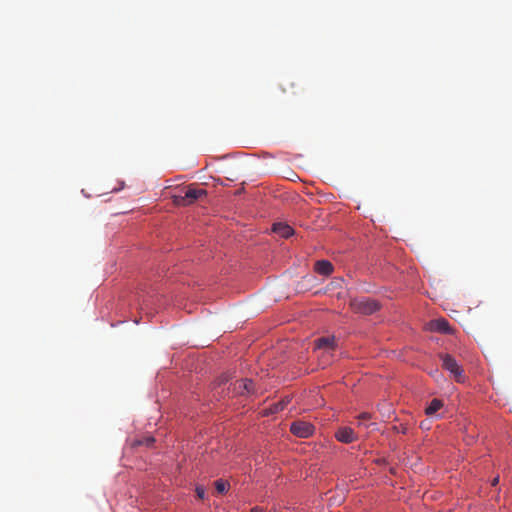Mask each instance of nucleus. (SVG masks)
<instances>
[{
    "label": "nucleus",
    "instance_id": "nucleus-1",
    "mask_svg": "<svg viewBox=\"0 0 512 512\" xmlns=\"http://www.w3.org/2000/svg\"><path fill=\"white\" fill-rule=\"evenodd\" d=\"M440 358L442 360L443 368L451 373L455 381L458 383H464L466 379L464 370L457 363L455 358L450 354H441Z\"/></svg>",
    "mask_w": 512,
    "mask_h": 512
},
{
    "label": "nucleus",
    "instance_id": "nucleus-2",
    "mask_svg": "<svg viewBox=\"0 0 512 512\" xmlns=\"http://www.w3.org/2000/svg\"><path fill=\"white\" fill-rule=\"evenodd\" d=\"M350 306L354 312L363 315H371L380 308L377 301L369 298L354 299L350 302Z\"/></svg>",
    "mask_w": 512,
    "mask_h": 512
},
{
    "label": "nucleus",
    "instance_id": "nucleus-3",
    "mask_svg": "<svg viewBox=\"0 0 512 512\" xmlns=\"http://www.w3.org/2000/svg\"><path fill=\"white\" fill-rule=\"evenodd\" d=\"M204 195H206L205 190L196 188L195 186L191 185L187 187L185 194L183 196H175L174 202L177 205L186 206L194 203V201H196L198 198Z\"/></svg>",
    "mask_w": 512,
    "mask_h": 512
},
{
    "label": "nucleus",
    "instance_id": "nucleus-4",
    "mask_svg": "<svg viewBox=\"0 0 512 512\" xmlns=\"http://www.w3.org/2000/svg\"><path fill=\"white\" fill-rule=\"evenodd\" d=\"M314 426L310 422L297 420L291 423L290 431L300 438H308L314 433Z\"/></svg>",
    "mask_w": 512,
    "mask_h": 512
},
{
    "label": "nucleus",
    "instance_id": "nucleus-5",
    "mask_svg": "<svg viewBox=\"0 0 512 512\" xmlns=\"http://www.w3.org/2000/svg\"><path fill=\"white\" fill-rule=\"evenodd\" d=\"M429 327H430L431 331L444 333V334H452L453 333V329L451 328L450 323L444 318L432 320L429 323Z\"/></svg>",
    "mask_w": 512,
    "mask_h": 512
},
{
    "label": "nucleus",
    "instance_id": "nucleus-6",
    "mask_svg": "<svg viewBox=\"0 0 512 512\" xmlns=\"http://www.w3.org/2000/svg\"><path fill=\"white\" fill-rule=\"evenodd\" d=\"M315 347L319 350H323L326 353H330L336 348V339L334 336L321 337L315 340Z\"/></svg>",
    "mask_w": 512,
    "mask_h": 512
},
{
    "label": "nucleus",
    "instance_id": "nucleus-7",
    "mask_svg": "<svg viewBox=\"0 0 512 512\" xmlns=\"http://www.w3.org/2000/svg\"><path fill=\"white\" fill-rule=\"evenodd\" d=\"M335 437L338 441L347 444L353 442L356 439L354 431L349 427L340 428L336 432Z\"/></svg>",
    "mask_w": 512,
    "mask_h": 512
},
{
    "label": "nucleus",
    "instance_id": "nucleus-8",
    "mask_svg": "<svg viewBox=\"0 0 512 512\" xmlns=\"http://www.w3.org/2000/svg\"><path fill=\"white\" fill-rule=\"evenodd\" d=\"M234 389L239 393H254L255 384L251 379H241L237 380L234 384Z\"/></svg>",
    "mask_w": 512,
    "mask_h": 512
},
{
    "label": "nucleus",
    "instance_id": "nucleus-9",
    "mask_svg": "<svg viewBox=\"0 0 512 512\" xmlns=\"http://www.w3.org/2000/svg\"><path fill=\"white\" fill-rule=\"evenodd\" d=\"M272 231L283 238H288L294 233L293 228L285 223L273 224Z\"/></svg>",
    "mask_w": 512,
    "mask_h": 512
},
{
    "label": "nucleus",
    "instance_id": "nucleus-10",
    "mask_svg": "<svg viewBox=\"0 0 512 512\" xmlns=\"http://www.w3.org/2000/svg\"><path fill=\"white\" fill-rule=\"evenodd\" d=\"M314 269L318 274L328 276L333 272V265L328 260H319Z\"/></svg>",
    "mask_w": 512,
    "mask_h": 512
},
{
    "label": "nucleus",
    "instance_id": "nucleus-11",
    "mask_svg": "<svg viewBox=\"0 0 512 512\" xmlns=\"http://www.w3.org/2000/svg\"><path fill=\"white\" fill-rule=\"evenodd\" d=\"M443 407V402L440 399L434 398L425 409V414L428 416L434 415Z\"/></svg>",
    "mask_w": 512,
    "mask_h": 512
},
{
    "label": "nucleus",
    "instance_id": "nucleus-12",
    "mask_svg": "<svg viewBox=\"0 0 512 512\" xmlns=\"http://www.w3.org/2000/svg\"><path fill=\"white\" fill-rule=\"evenodd\" d=\"M155 439L151 436H147V437H142L140 439H136L135 441H133L132 445L134 447L136 446H146V447H151L154 443Z\"/></svg>",
    "mask_w": 512,
    "mask_h": 512
},
{
    "label": "nucleus",
    "instance_id": "nucleus-13",
    "mask_svg": "<svg viewBox=\"0 0 512 512\" xmlns=\"http://www.w3.org/2000/svg\"><path fill=\"white\" fill-rule=\"evenodd\" d=\"M215 488L218 493H224L229 488V483L223 479H218L215 481Z\"/></svg>",
    "mask_w": 512,
    "mask_h": 512
},
{
    "label": "nucleus",
    "instance_id": "nucleus-14",
    "mask_svg": "<svg viewBox=\"0 0 512 512\" xmlns=\"http://www.w3.org/2000/svg\"><path fill=\"white\" fill-rule=\"evenodd\" d=\"M289 402H290L289 399H284V400L274 404V408H273L272 412H278V411L283 410Z\"/></svg>",
    "mask_w": 512,
    "mask_h": 512
},
{
    "label": "nucleus",
    "instance_id": "nucleus-15",
    "mask_svg": "<svg viewBox=\"0 0 512 512\" xmlns=\"http://www.w3.org/2000/svg\"><path fill=\"white\" fill-rule=\"evenodd\" d=\"M371 418H372V415L368 412H363V413L359 414V416H358V419L360 421L370 420Z\"/></svg>",
    "mask_w": 512,
    "mask_h": 512
},
{
    "label": "nucleus",
    "instance_id": "nucleus-16",
    "mask_svg": "<svg viewBox=\"0 0 512 512\" xmlns=\"http://www.w3.org/2000/svg\"><path fill=\"white\" fill-rule=\"evenodd\" d=\"M196 493H197V496L200 498V499H203L204 496H205V490L203 487H197L196 488Z\"/></svg>",
    "mask_w": 512,
    "mask_h": 512
},
{
    "label": "nucleus",
    "instance_id": "nucleus-17",
    "mask_svg": "<svg viewBox=\"0 0 512 512\" xmlns=\"http://www.w3.org/2000/svg\"><path fill=\"white\" fill-rule=\"evenodd\" d=\"M499 482V477H495L493 480H492V485L495 486L497 485V483Z\"/></svg>",
    "mask_w": 512,
    "mask_h": 512
},
{
    "label": "nucleus",
    "instance_id": "nucleus-18",
    "mask_svg": "<svg viewBox=\"0 0 512 512\" xmlns=\"http://www.w3.org/2000/svg\"><path fill=\"white\" fill-rule=\"evenodd\" d=\"M250 512H263L261 508L255 507Z\"/></svg>",
    "mask_w": 512,
    "mask_h": 512
}]
</instances>
